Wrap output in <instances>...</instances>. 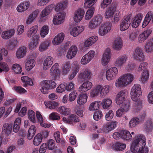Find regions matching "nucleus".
Wrapping results in <instances>:
<instances>
[{
  "mask_svg": "<svg viewBox=\"0 0 153 153\" xmlns=\"http://www.w3.org/2000/svg\"><path fill=\"white\" fill-rule=\"evenodd\" d=\"M146 140L145 136L138 134L135 136L134 140L131 146L130 151L126 153H148V148L146 146Z\"/></svg>",
  "mask_w": 153,
  "mask_h": 153,
  "instance_id": "f257e3e1",
  "label": "nucleus"
},
{
  "mask_svg": "<svg viewBox=\"0 0 153 153\" xmlns=\"http://www.w3.org/2000/svg\"><path fill=\"white\" fill-rule=\"evenodd\" d=\"M134 76L131 73H125L120 76L115 82L116 87L121 88L126 87L130 84L133 80Z\"/></svg>",
  "mask_w": 153,
  "mask_h": 153,
  "instance_id": "f03ea898",
  "label": "nucleus"
},
{
  "mask_svg": "<svg viewBox=\"0 0 153 153\" xmlns=\"http://www.w3.org/2000/svg\"><path fill=\"white\" fill-rule=\"evenodd\" d=\"M110 91V86L108 85L102 86L98 85H96L94 88L90 93L91 97H97L100 94L102 98L106 96Z\"/></svg>",
  "mask_w": 153,
  "mask_h": 153,
  "instance_id": "7ed1b4c3",
  "label": "nucleus"
},
{
  "mask_svg": "<svg viewBox=\"0 0 153 153\" xmlns=\"http://www.w3.org/2000/svg\"><path fill=\"white\" fill-rule=\"evenodd\" d=\"M105 17L106 19L112 18L111 22L113 24L117 23L121 19L120 14L119 11L117 10L115 11L112 7L108 8L105 13Z\"/></svg>",
  "mask_w": 153,
  "mask_h": 153,
  "instance_id": "20e7f679",
  "label": "nucleus"
},
{
  "mask_svg": "<svg viewBox=\"0 0 153 153\" xmlns=\"http://www.w3.org/2000/svg\"><path fill=\"white\" fill-rule=\"evenodd\" d=\"M142 94L140 85L138 84H134L132 87L130 92L131 99L134 101L141 100L140 97Z\"/></svg>",
  "mask_w": 153,
  "mask_h": 153,
  "instance_id": "39448f33",
  "label": "nucleus"
},
{
  "mask_svg": "<svg viewBox=\"0 0 153 153\" xmlns=\"http://www.w3.org/2000/svg\"><path fill=\"white\" fill-rule=\"evenodd\" d=\"M133 59L134 60L141 62L144 61L145 59V55L143 49L140 47L135 48L132 54Z\"/></svg>",
  "mask_w": 153,
  "mask_h": 153,
  "instance_id": "423d86ee",
  "label": "nucleus"
},
{
  "mask_svg": "<svg viewBox=\"0 0 153 153\" xmlns=\"http://www.w3.org/2000/svg\"><path fill=\"white\" fill-rule=\"evenodd\" d=\"M117 124L118 123L116 121L105 123L103 125L102 128H99L97 130V132L98 133H108L114 129L117 126Z\"/></svg>",
  "mask_w": 153,
  "mask_h": 153,
  "instance_id": "0eeeda50",
  "label": "nucleus"
},
{
  "mask_svg": "<svg viewBox=\"0 0 153 153\" xmlns=\"http://www.w3.org/2000/svg\"><path fill=\"white\" fill-rule=\"evenodd\" d=\"M92 77L91 71L87 68L81 71L79 73L78 78V82H82L85 81L90 80Z\"/></svg>",
  "mask_w": 153,
  "mask_h": 153,
  "instance_id": "6e6552de",
  "label": "nucleus"
},
{
  "mask_svg": "<svg viewBox=\"0 0 153 153\" xmlns=\"http://www.w3.org/2000/svg\"><path fill=\"white\" fill-rule=\"evenodd\" d=\"M59 65L57 63L54 64L50 70V74L55 81L58 80L60 78V71Z\"/></svg>",
  "mask_w": 153,
  "mask_h": 153,
  "instance_id": "1a4fd4ad",
  "label": "nucleus"
},
{
  "mask_svg": "<svg viewBox=\"0 0 153 153\" xmlns=\"http://www.w3.org/2000/svg\"><path fill=\"white\" fill-rule=\"evenodd\" d=\"M102 21V17L100 16H97L89 22L88 24V27L90 30H94L97 27Z\"/></svg>",
  "mask_w": 153,
  "mask_h": 153,
  "instance_id": "9d476101",
  "label": "nucleus"
},
{
  "mask_svg": "<svg viewBox=\"0 0 153 153\" xmlns=\"http://www.w3.org/2000/svg\"><path fill=\"white\" fill-rule=\"evenodd\" d=\"M126 17L122 19L120 24L119 29L121 31H125L127 30L131 24L130 17L132 15L131 14L127 15Z\"/></svg>",
  "mask_w": 153,
  "mask_h": 153,
  "instance_id": "9b49d317",
  "label": "nucleus"
},
{
  "mask_svg": "<svg viewBox=\"0 0 153 153\" xmlns=\"http://www.w3.org/2000/svg\"><path fill=\"white\" fill-rule=\"evenodd\" d=\"M118 70L116 67H112L108 69L106 72V78L107 80L110 81L114 79L117 76Z\"/></svg>",
  "mask_w": 153,
  "mask_h": 153,
  "instance_id": "f8f14e48",
  "label": "nucleus"
},
{
  "mask_svg": "<svg viewBox=\"0 0 153 153\" xmlns=\"http://www.w3.org/2000/svg\"><path fill=\"white\" fill-rule=\"evenodd\" d=\"M66 15L64 12H61L56 14L53 19V22L54 25H59L64 22Z\"/></svg>",
  "mask_w": 153,
  "mask_h": 153,
  "instance_id": "ddd939ff",
  "label": "nucleus"
},
{
  "mask_svg": "<svg viewBox=\"0 0 153 153\" xmlns=\"http://www.w3.org/2000/svg\"><path fill=\"white\" fill-rule=\"evenodd\" d=\"M111 52L110 48H107L104 51L102 56L101 63L104 66L107 65L111 57Z\"/></svg>",
  "mask_w": 153,
  "mask_h": 153,
  "instance_id": "4468645a",
  "label": "nucleus"
},
{
  "mask_svg": "<svg viewBox=\"0 0 153 153\" xmlns=\"http://www.w3.org/2000/svg\"><path fill=\"white\" fill-rule=\"evenodd\" d=\"M95 54V51L91 50L83 56L82 58L80 63L82 65H85L89 63L94 58Z\"/></svg>",
  "mask_w": 153,
  "mask_h": 153,
  "instance_id": "2eb2a0df",
  "label": "nucleus"
},
{
  "mask_svg": "<svg viewBox=\"0 0 153 153\" xmlns=\"http://www.w3.org/2000/svg\"><path fill=\"white\" fill-rule=\"evenodd\" d=\"M128 92L126 90H123L118 93L116 97V102L117 105H120L125 101L127 100Z\"/></svg>",
  "mask_w": 153,
  "mask_h": 153,
  "instance_id": "dca6fc26",
  "label": "nucleus"
},
{
  "mask_svg": "<svg viewBox=\"0 0 153 153\" xmlns=\"http://www.w3.org/2000/svg\"><path fill=\"white\" fill-rule=\"evenodd\" d=\"M126 55L120 56L117 58L114 62V64L117 68H121L125 65L128 59Z\"/></svg>",
  "mask_w": 153,
  "mask_h": 153,
  "instance_id": "f3484780",
  "label": "nucleus"
},
{
  "mask_svg": "<svg viewBox=\"0 0 153 153\" xmlns=\"http://www.w3.org/2000/svg\"><path fill=\"white\" fill-rule=\"evenodd\" d=\"M30 6V2L29 1H24L17 5L16 10L18 12L22 13L27 10Z\"/></svg>",
  "mask_w": 153,
  "mask_h": 153,
  "instance_id": "a211bd4d",
  "label": "nucleus"
},
{
  "mask_svg": "<svg viewBox=\"0 0 153 153\" xmlns=\"http://www.w3.org/2000/svg\"><path fill=\"white\" fill-rule=\"evenodd\" d=\"M54 7V4H51L46 6L44 9L41 11L40 14L41 19H44L45 21L47 19L46 16L50 13Z\"/></svg>",
  "mask_w": 153,
  "mask_h": 153,
  "instance_id": "6ab92c4d",
  "label": "nucleus"
},
{
  "mask_svg": "<svg viewBox=\"0 0 153 153\" xmlns=\"http://www.w3.org/2000/svg\"><path fill=\"white\" fill-rule=\"evenodd\" d=\"M85 14L83 9L79 8L76 10L74 16V20L76 22H79L82 19Z\"/></svg>",
  "mask_w": 153,
  "mask_h": 153,
  "instance_id": "aec40b11",
  "label": "nucleus"
},
{
  "mask_svg": "<svg viewBox=\"0 0 153 153\" xmlns=\"http://www.w3.org/2000/svg\"><path fill=\"white\" fill-rule=\"evenodd\" d=\"M72 67V73L68 76V79L70 80L75 77L79 71L80 66L77 61H75L73 62Z\"/></svg>",
  "mask_w": 153,
  "mask_h": 153,
  "instance_id": "412c9836",
  "label": "nucleus"
},
{
  "mask_svg": "<svg viewBox=\"0 0 153 153\" xmlns=\"http://www.w3.org/2000/svg\"><path fill=\"white\" fill-rule=\"evenodd\" d=\"M78 51V48L75 45H72L68 49L66 54V57L68 59H72L76 55Z\"/></svg>",
  "mask_w": 153,
  "mask_h": 153,
  "instance_id": "4be33fe9",
  "label": "nucleus"
},
{
  "mask_svg": "<svg viewBox=\"0 0 153 153\" xmlns=\"http://www.w3.org/2000/svg\"><path fill=\"white\" fill-rule=\"evenodd\" d=\"M123 46L122 40L121 37L118 36L116 37L113 43L112 48L115 50H120Z\"/></svg>",
  "mask_w": 153,
  "mask_h": 153,
  "instance_id": "5701e85b",
  "label": "nucleus"
},
{
  "mask_svg": "<svg viewBox=\"0 0 153 153\" xmlns=\"http://www.w3.org/2000/svg\"><path fill=\"white\" fill-rule=\"evenodd\" d=\"M53 59L51 56H47L44 60L42 68L44 71L48 70L53 63Z\"/></svg>",
  "mask_w": 153,
  "mask_h": 153,
  "instance_id": "b1692460",
  "label": "nucleus"
},
{
  "mask_svg": "<svg viewBox=\"0 0 153 153\" xmlns=\"http://www.w3.org/2000/svg\"><path fill=\"white\" fill-rule=\"evenodd\" d=\"M65 36V34L63 33H58L53 39L52 44L55 46L60 44L63 41Z\"/></svg>",
  "mask_w": 153,
  "mask_h": 153,
  "instance_id": "393cba45",
  "label": "nucleus"
},
{
  "mask_svg": "<svg viewBox=\"0 0 153 153\" xmlns=\"http://www.w3.org/2000/svg\"><path fill=\"white\" fill-rule=\"evenodd\" d=\"M92 86V84L91 82L87 81L80 85L78 89V91L80 93H83L90 90Z\"/></svg>",
  "mask_w": 153,
  "mask_h": 153,
  "instance_id": "a878e982",
  "label": "nucleus"
},
{
  "mask_svg": "<svg viewBox=\"0 0 153 153\" xmlns=\"http://www.w3.org/2000/svg\"><path fill=\"white\" fill-rule=\"evenodd\" d=\"M152 33V30L151 29H147L141 33L139 36V42L140 43L143 42L150 36Z\"/></svg>",
  "mask_w": 153,
  "mask_h": 153,
  "instance_id": "bb28decb",
  "label": "nucleus"
},
{
  "mask_svg": "<svg viewBox=\"0 0 153 153\" xmlns=\"http://www.w3.org/2000/svg\"><path fill=\"white\" fill-rule=\"evenodd\" d=\"M38 30V26L37 25L33 26L28 30L26 35L28 38L32 37L33 39L35 36H38L36 34Z\"/></svg>",
  "mask_w": 153,
  "mask_h": 153,
  "instance_id": "cd10ccee",
  "label": "nucleus"
},
{
  "mask_svg": "<svg viewBox=\"0 0 153 153\" xmlns=\"http://www.w3.org/2000/svg\"><path fill=\"white\" fill-rule=\"evenodd\" d=\"M151 19L153 22V13L152 11H149L146 15L142 25V27H145L149 24Z\"/></svg>",
  "mask_w": 153,
  "mask_h": 153,
  "instance_id": "c85d7f7f",
  "label": "nucleus"
},
{
  "mask_svg": "<svg viewBox=\"0 0 153 153\" xmlns=\"http://www.w3.org/2000/svg\"><path fill=\"white\" fill-rule=\"evenodd\" d=\"M144 50L147 53H151L153 52V38L148 39L145 45Z\"/></svg>",
  "mask_w": 153,
  "mask_h": 153,
  "instance_id": "c756f323",
  "label": "nucleus"
},
{
  "mask_svg": "<svg viewBox=\"0 0 153 153\" xmlns=\"http://www.w3.org/2000/svg\"><path fill=\"white\" fill-rule=\"evenodd\" d=\"M27 52L26 48L25 46L20 47L16 52V55L17 58H23L26 55Z\"/></svg>",
  "mask_w": 153,
  "mask_h": 153,
  "instance_id": "7c9ffc66",
  "label": "nucleus"
},
{
  "mask_svg": "<svg viewBox=\"0 0 153 153\" xmlns=\"http://www.w3.org/2000/svg\"><path fill=\"white\" fill-rule=\"evenodd\" d=\"M71 68V63L69 61L64 62L62 64L61 67L62 74L64 75H67L70 71Z\"/></svg>",
  "mask_w": 153,
  "mask_h": 153,
  "instance_id": "2f4dec72",
  "label": "nucleus"
},
{
  "mask_svg": "<svg viewBox=\"0 0 153 153\" xmlns=\"http://www.w3.org/2000/svg\"><path fill=\"white\" fill-rule=\"evenodd\" d=\"M84 29L83 26H77L73 28L70 31V34L74 37L78 36Z\"/></svg>",
  "mask_w": 153,
  "mask_h": 153,
  "instance_id": "473e14b6",
  "label": "nucleus"
},
{
  "mask_svg": "<svg viewBox=\"0 0 153 153\" xmlns=\"http://www.w3.org/2000/svg\"><path fill=\"white\" fill-rule=\"evenodd\" d=\"M143 17V15L141 13H139L136 15L131 25L132 27L135 28L137 27L140 24Z\"/></svg>",
  "mask_w": 153,
  "mask_h": 153,
  "instance_id": "72a5a7b5",
  "label": "nucleus"
},
{
  "mask_svg": "<svg viewBox=\"0 0 153 153\" xmlns=\"http://www.w3.org/2000/svg\"><path fill=\"white\" fill-rule=\"evenodd\" d=\"M38 13L39 12L37 10H35L30 13L26 20V24L29 25L31 24L37 16Z\"/></svg>",
  "mask_w": 153,
  "mask_h": 153,
  "instance_id": "f704fd0d",
  "label": "nucleus"
},
{
  "mask_svg": "<svg viewBox=\"0 0 153 153\" xmlns=\"http://www.w3.org/2000/svg\"><path fill=\"white\" fill-rule=\"evenodd\" d=\"M88 98V97L86 94H81L77 97V103L80 105H83L87 102Z\"/></svg>",
  "mask_w": 153,
  "mask_h": 153,
  "instance_id": "c9c22d12",
  "label": "nucleus"
},
{
  "mask_svg": "<svg viewBox=\"0 0 153 153\" xmlns=\"http://www.w3.org/2000/svg\"><path fill=\"white\" fill-rule=\"evenodd\" d=\"M120 138L126 141H130L132 139V137L130 132L126 130L120 131Z\"/></svg>",
  "mask_w": 153,
  "mask_h": 153,
  "instance_id": "e433bc0d",
  "label": "nucleus"
},
{
  "mask_svg": "<svg viewBox=\"0 0 153 153\" xmlns=\"http://www.w3.org/2000/svg\"><path fill=\"white\" fill-rule=\"evenodd\" d=\"M35 64V60L34 59H27L25 64L26 70L28 71H30L34 67Z\"/></svg>",
  "mask_w": 153,
  "mask_h": 153,
  "instance_id": "4c0bfd02",
  "label": "nucleus"
},
{
  "mask_svg": "<svg viewBox=\"0 0 153 153\" xmlns=\"http://www.w3.org/2000/svg\"><path fill=\"white\" fill-rule=\"evenodd\" d=\"M15 32V30L14 29L3 31L1 33V37L4 39H8L14 35Z\"/></svg>",
  "mask_w": 153,
  "mask_h": 153,
  "instance_id": "58836bf2",
  "label": "nucleus"
},
{
  "mask_svg": "<svg viewBox=\"0 0 153 153\" xmlns=\"http://www.w3.org/2000/svg\"><path fill=\"white\" fill-rule=\"evenodd\" d=\"M98 39L97 36H94L88 39L84 42L85 47H88L95 43Z\"/></svg>",
  "mask_w": 153,
  "mask_h": 153,
  "instance_id": "ea45409f",
  "label": "nucleus"
},
{
  "mask_svg": "<svg viewBox=\"0 0 153 153\" xmlns=\"http://www.w3.org/2000/svg\"><path fill=\"white\" fill-rule=\"evenodd\" d=\"M104 109H108L111 107L112 103L111 100L109 98L104 99L101 104Z\"/></svg>",
  "mask_w": 153,
  "mask_h": 153,
  "instance_id": "a19ab883",
  "label": "nucleus"
},
{
  "mask_svg": "<svg viewBox=\"0 0 153 153\" xmlns=\"http://www.w3.org/2000/svg\"><path fill=\"white\" fill-rule=\"evenodd\" d=\"M149 77V72L148 70H145L142 72L140 79L142 83H146L148 80Z\"/></svg>",
  "mask_w": 153,
  "mask_h": 153,
  "instance_id": "79ce46f5",
  "label": "nucleus"
},
{
  "mask_svg": "<svg viewBox=\"0 0 153 153\" xmlns=\"http://www.w3.org/2000/svg\"><path fill=\"white\" fill-rule=\"evenodd\" d=\"M44 103L46 108L51 109H55L59 105V103L55 101H45Z\"/></svg>",
  "mask_w": 153,
  "mask_h": 153,
  "instance_id": "37998d69",
  "label": "nucleus"
},
{
  "mask_svg": "<svg viewBox=\"0 0 153 153\" xmlns=\"http://www.w3.org/2000/svg\"><path fill=\"white\" fill-rule=\"evenodd\" d=\"M39 36H36L32 39V41L30 42L29 48L31 50L35 49L39 42Z\"/></svg>",
  "mask_w": 153,
  "mask_h": 153,
  "instance_id": "c03bdc74",
  "label": "nucleus"
},
{
  "mask_svg": "<svg viewBox=\"0 0 153 153\" xmlns=\"http://www.w3.org/2000/svg\"><path fill=\"white\" fill-rule=\"evenodd\" d=\"M134 101L136 103L134 105L132 111L133 113H137L142 108V101L141 100H139Z\"/></svg>",
  "mask_w": 153,
  "mask_h": 153,
  "instance_id": "a18cd8bd",
  "label": "nucleus"
},
{
  "mask_svg": "<svg viewBox=\"0 0 153 153\" xmlns=\"http://www.w3.org/2000/svg\"><path fill=\"white\" fill-rule=\"evenodd\" d=\"M10 70V67L7 63L0 61V73L3 72H7Z\"/></svg>",
  "mask_w": 153,
  "mask_h": 153,
  "instance_id": "49530a36",
  "label": "nucleus"
},
{
  "mask_svg": "<svg viewBox=\"0 0 153 153\" xmlns=\"http://www.w3.org/2000/svg\"><path fill=\"white\" fill-rule=\"evenodd\" d=\"M126 148V145L125 144L120 143H114L112 147L113 150L119 151L124 150Z\"/></svg>",
  "mask_w": 153,
  "mask_h": 153,
  "instance_id": "de8ad7c7",
  "label": "nucleus"
},
{
  "mask_svg": "<svg viewBox=\"0 0 153 153\" xmlns=\"http://www.w3.org/2000/svg\"><path fill=\"white\" fill-rule=\"evenodd\" d=\"M57 111L60 114L65 116H67L70 113L69 108L65 106L59 107Z\"/></svg>",
  "mask_w": 153,
  "mask_h": 153,
  "instance_id": "09e8293b",
  "label": "nucleus"
},
{
  "mask_svg": "<svg viewBox=\"0 0 153 153\" xmlns=\"http://www.w3.org/2000/svg\"><path fill=\"white\" fill-rule=\"evenodd\" d=\"M101 104V102L100 101L93 102L90 104L89 107V110L90 111L97 110L99 108Z\"/></svg>",
  "mask_w": 153,
  "mask_h": 153,
  "instance_id": "8fccbe9b",
  "label": "nucleus"
},
{
  "mask_svg": "<svg viewBox=\"0 0 153 153\" xmlns=\"http://www.w3.org/2000/svg\"><path fill=\"white\" fill-rule=\"evenodd\" d=\"M21 80L22 82L24 83L25 86H27L28 85L30 86L33 85V83L32 79L27 76L22 77Z\"/></svg>",
  "mask_w": 153,
  "mask_h": 153,
  "instance_id": "3c124183",
  "label": "nucleus"
},
{
  "mask_svg": "<svg viewBox=\"0 0 153 153\" xmlns=\"http://www.w3.org/2000/svg\"><path fill=\"white\" fill-rule=\"evenodd\" d=\"M12 124L6 123L3 126V131L7 135H8L12 131Z\"/></svg>",
  "mask_w": 153,
  "mask_h": 153,
  "instance_id": "603ef678",
  "label": "nucleus"
},
{
  "mask_svg": "<svg viewBox=\"0 0 153 153\" xmlns=\"http://www.w3.org/2000/svg\"><path fill=\"white\" fill-rule=\"evenodd\" d=\"M49 31V28L47 25H44L41 28L40 34L42 38L45 37L48 34Z\"/></svg>",
  "mask_w": 153,
  "mask_h": 153,
  "instance_id": "864d4df0",
  "label": "nucleus"
},
{
  "mask_svg": "<svg viewBox=\"0 0 153 153\" xmlns=\"http://www.w3.org/2000/svg\"><path fill=\"white\" fill-rule=\"evenodd\" d=\"M42 136L41 134H38L34 137L33 144L36 146H39L42 141Z\"/></svg>",
  "mask_w": 153,
  "mask_h": 153,
  "instance_id": "5fc2aeb1",
  "label": "nucleus"
},
{
  "mask_svg": "<svg viewBox=\"0 0 153 153\" xmlns=\"http://www.w3.org/2000/svg\"><path fill=\"white\" fill-rule=\"evenodd\" d=\"M140 122V120L138 117H133L130 121L128 126L130 128L134 127L138 124Z\"/></svg>",
  "mask_w": 153,
  "mask_h": 153,
  "instance_id": "6e6d98bb",
  "label": "nucleus"
},
{
  "mask_svg": "<svg viewBox=\"0 0 153 153\" xmlns=\"http://www.w3.org/2000/svg\"><path fill=\"white\" fill-rule=\"evenodd\" d=\"M50 42L48 40L43 42L40 43L39 47V50L41 52L44 51L46 50L49 45Z\"/></svg>",
  "mask_w": 153,
  "mask_h": 153,
  "instance_id": "4d7b16f0",
  "label": "nucleus"
},
{
  "mask_svg": "<svg viewBox=\"0 0 153 153\" xmlns=\"http://www.w3.org/2000/svg\"><path fill=\"white\" fill-rule=\"evenodd\" d=\"M77 95L78 93L76 90L72 91L68 95V101L71 102L74 101L76 98Z\"/></svg>",
  "mask_w": 153,
  "mask_h": 153,
  "instance_id": "13d9d810",
  "label": "nucleus"
},
{
  "mask_svg": "<svg viewBox=\"0 0 153 153\" xmlns=\"http://www.w3.org/2000/svg\"><path fill=\"white\" fill-rule=\"evenodd\" d=\"M120 106V108L125 111V112L128 111L130 108V103L128 100L125 101L120 105H118Z\"/></svg>",
  "mask_w": 153,
  "mask_h": 153,
  "instance_id": "bf43d9fd",
  "label": "nucleus"
},
{
  "mask_svg": "<svg viewBox=\"0 0 153 153\" xmlns=\"http://www.w3.org/2000/svg\"><path fill=\"white\" fill-rule=\"evenodd\" d=\"M54 137L57 143H60L62 145L65 144V140L60 138V133L59 131H56L53 134Z\"/></svg>",
  "mask_w": 153,
  "mask_h": 153,
  "instance_id": "052dcab7",
  "label": "nucleus"
},
{
  "mask_svg": "<svg viewBox=\"0 0 153 153\" xmlns=\"http://www.w3.org/2000/svg\"><path fill=\"white\" fill-rule=\"evenodd\" d=\"M12 69L13 72L16 74H20L22 71L21 66L18 64L15 63L12 66Z\"/></svg>",
  "mask_w": 153,
  "mask_h": 153,
  "instance_id": "680f3d73",
  "label": "nucleus"
},
{
  "mask_svg": "<svg viewBox=\"0 0 153 153\" xmlns=\"http://www.w3.org/2000/svg\"><path fill=\"white\" fill-rule=\"evenodd\" d=\"M43 81L47 85V87H48L50 89H54L56 87V83L53 80H46Z\"/></svg>",
  "mask_w": 153,
  "mask_h": 153,
  "instance_id": "e2e57ef3",
  "label": "nucleus"
},
{
  "mask_svg": "<svg viewBox=\"0 0 153 153\" xmlns=\"http://www.w3.org/2000/svg\"><path fill=\"white\" fill-rule=\"evenodd\" d=\"M94 8L92 7L87 10L85 16V18L86 20H89L92 17L94 13Z\"/></svg>",
  "mask_w": 153,
  "mask_h": 153,
  "instance_id": "0e129e2a",
  "label": "nucleus"
},
{
  "mask_svg": "<svg viewBox=\"0 0 153 153\" xmlns=\"http://www.w3.org/2000/svg\"><path fill=\"white\" fill-rule=\"evenodd\" d=\"M40 85L41 87L40 88L41 92L44 94H47L50 89L47 87V85L43 81L41 82Z\"/></svg>",
  "mask_w": 153,
  "mask_h": 153,
  "instance_id": "69168bd1",
  "label": "nucleus"
},
{
  "mask_svg": "<svg viewBox=\"0 0 153 153\" xmlns=\"http://www.w3.org/2000/svg\"><path fill=\"white\" fill-rule=\"evenodd\" d=\"M70 124H72L74 123H77L79 121V119L75 114H71L69 116Z\"/></svg>",
  "mask_w": 153,
  "mask_h": 153,
  "instance_id": "338daca9",
  "label": "nucleus"
},
{
  "mask_svg": "<svg viewBox=\"0 0 153 153\" xmlns=\"http://www.w3.org/2000/svg\"><path fill=\"white\" fill-rule=\"evenodd\" d=\"M28 118L32 122L35 123L36 122L35 112L32 110H29L28 112Z\"/></svg>",
  "mask_w": 153,
  "mask_h": 153,
  "instance_id": "774afa93",
  "label": "nucleus"
}]
</instances>
